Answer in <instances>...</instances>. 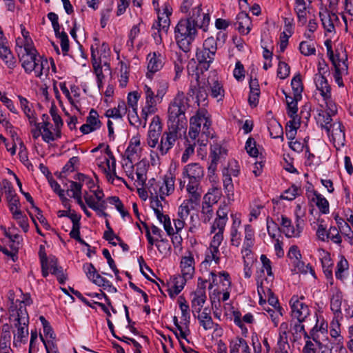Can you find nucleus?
I'll return each mask as SVG.
<instances>
[{"label": "nucleus", "mask_w": 353, "mask_h": 353, "mask_svg": "<svg viewBox=\"0 0 353 353\" xmlns=\"http://www.w3.org/2000/svg\"><path fill=\"white\" fill-rule=\"evenodd\" d=\"M201 4L197 3L192 8V12L185 19L179 20L174 28V37L180 49L183 52H189L192 42L195 40L198 29L207 31L210 17L208 13L201 12Z\"/></svg>", "instance_id": "nucleus-1"}, {"label": "nucleus", "mask_w": 353, "mask_h": 353, "mask_svg": "<svg viewBox=\"0 0 353 353\" xmlns=\"http://www.w3.org/2000/svg\"><path fill=\"white\" fill-rule=\"evenodd\" d=\"M204 175V168L199 163H190L183 168L179 188L185 189L190 200H201L203 192L201 183Z\"/></svg>", "instance_id": "nucleus-2"}, {"label": "nucleus", "mask_w": 353, "mask_h": 353, "mask_svg": "<svg viewBox=\"0 0 353 353\" xmlns=\"http://www.w3.org/2000/svg\"><path fill=\"white\" fill-rule=\"evenodd\" d=\"M188 108V97L183 92L179 91L168 107V129L180 131L186 129L188 120L185 112Z\"/></svg>", "instance_id": "nucleus-3"}, {"label": "nucleus", "mask_w": 353, "mask_h": 353, "mask_svg": "<svg viewBox=\"0 0 353 353\" xmlns=\"http://www.w3.org/2000/svg\"><path fill=\"white\" fill-rule=\"evenodd\" d=\"M205 109L199 110L196 114L190 119L189 137L190 140L196 141L199 146H206L209 139L212 137L210 129L211 121L207 116Z\"/></svg>", "instance_id": "nucleus-4"}, {"label": "nucleus", "mask_w": 353, "mask_h": 353, "mask_svg": "<svg viewBox=\"0 0 353 353\" xmlns=\"http://www.w3.org/2000/svg\"><path fill=\"white\" fill-rule=\"evenodd\" d=\"M217 50V44L213 37H208L203 42L201 48L196 52V58L201 71H207L214 60Z\"/></svg>", "instance_id": "nucleus-5"}, {"label": "nucleus", "mask_w": 353, "mask_h": 353, "mask_svg": "<svg viewBox=\"0 0 353 353\" xmlns=\"http://www.w3.org/2000/svg\"><path fill=\"white\" fill-rule=\"evenodd\" d=\"M175 176L170 173L163 176L162 182L152 179L148 182V190L152 196H159L161 200L171 195L175 190Z\"/></svg>", "instance_id": "nucleus-6"}, {"label": "nucleus", "mask_w": 353, "mask_h": 353, "mask_svg": "<svg viewBox=\"0 0 353 353\" xmlns=\"http://www.w3.org/2000/svg\"><path fill=\"white\" fill-rule=\"evenodd\" d=\"M16 321L14 325L17 328V332L14 334V341L16 343H25L27 342L28 336L29 316L26 308L21 305L17 310Z\"/></svg>", "instance_id": "nucleus-7"}, {"label": "nucleus", "mask_w": 353, "mask_h": 353, "mask_svg": "<svg viewBox=\"0 0 353 353\" xmlns=\"http://www.w3.org/2000/svg\"><path fill=\"white\" fill-rule=\"evenodd\" d=\"M314 82L325 106L329 108L331 112H334L336 110V103L332 99L331 87L327 79L323 75L315 74Z\"/></svg>", "instance_id": "nucleus-8"}, {"label": "nucleus", "mask_w": 353, "mask_h": 353, "mask_svg": "<svg viewBox=\"0 0 353 353\" xmlns=\"http://www.w3.org/2000/svg\"><path fill=\"white\" fill-rule=\"evenodd\" d=\"M183 201L179 205L177 212V218L174 219V228L176 233H180L185 225V220L190 215V210L194 208V205H198L200 200H190V196Z\"/></svg>", "instance_id": "nucleus-9"}, {"label": "nucleus", "mask_w": 353, "mask_h": 353, "mask_svg": "<svg viewBox=\"0 0 353 353\" xmlns=\"http://www.w3.org/2000/svg\"><path fill=\"white\" fill-rule=\"evenodd\" d=\"M304 299L303 296L294 295L290 300L292 317L297 319L299 322L305 321L310 314V310L308 305L304 303Z\"/></svg>", "instance_id": "nucleus-10"}, {"label": "nucleus", "mask_w": 353, "mask_h": 353, "mask_svg": "<svg viewBox=\"0 0 353 353\" xmlns=\"http://www.w3.org/2000/svg\"><path fill=\"white\" fill-rule=\"evenodd\" d=\"M280 225L281 232L284 233L287 237H298L303 230V220H296V227H294L289 218L282 215Z\"/></svg>", "instance_id": "nucleus-11"}, {"label": "nucleus", "mask_w": 353, "mask_h": 353, "mask_svg": "<svg viewBox=\"0 0 353 353\" xmlns=\"http://www.w3.org/2000/svg\"><path fill=\"white\" fill-rule=\"evenodd\" d=\"M209 289H230L231 281L230 274L225 271L216 274L211 272L209 277Z\"/></svg>", "instance_id": "nucleus-12"}, {"label": "nucleus", "mask_w": 353, "mask_h": 353, "mask_svg": "<svg viewBox=\"0 0 353 353\" xmlns=\"http://www.w3.org/2000/svg\"><path fill=\"white\" fill-rule=\"evenodd\" d=\"M180 130L169 129V132L163 134L160 143L157 146V155L164 156L174 146L177 139V134Z\"/></svg>", "instance_id": "nucleus-13"}, {"label": "nucleus", "mask_w": 353, "mask_h": 353, "mask_svg": "<svg viewBox=\"0 0 353 353\" xmlns=\"http://www.w3.org/2000/svg\"><path fill=\"white\" fill-rule=\"evenodd\" d=\"M101 125L102 123L99 119L98 112L94 109H91L86 118L85 123L80 127V131L83 134H87L100 129Z\"/></svg>", "instance_id": "nucleus-14"}, {"label": "nucleus", "mask_w": 353, "mask_h": 353, "mask_svg": "<svg viewBox=\"0 0 353 353\" xmlns=\"http://www.w3.org/2000/svg\"><path fill=\"white\" fill-rule=\"evenodd\" d=\"M322 107L325 108V110H321L317 115L316 121L317 123L321 125L322 128H324L327 133L330 134L333 123H332V117L337 113V105H336V110L334 112H331L328 107L322 105Z\"/></svg>", "instance_id": "nucleus-15"}, {"label": "nucleus", "mask_w": 353, "mask_h": 353, "mask_svg": "<svg viewBox=\"0 0 353 353\" xmlns=\"http://www.w3.org/2000/svg\"><path fill=\"white\" fill-rule=\"evenodd\" d=\"M148 70L147 76L150 77V74H154L159 71L163 65V57L157 52L150 53L147 57Z\"/></svg>", "instance_id": "nucleus-16"}, {"label": "nucleus", "mask_w": 353, "mask_h": 353, "mask_svg": "<svg viewBox=\"0 0 353 353\" xmlns=\"http://www.w3.org/2000/svg\"><path fill=\"white\" fill-rule=\"evenodd\" d=\"M319 15L325 31L330 33L335 32L334 24L339 21L338 16L327 10L320 12Z\"/></svg>", "instance_id": "nucleus-17"}, {"label": "nucleus", "mask_w": 353, "mask_h": 353, "mask_svg": "<svg viewBox=\"0 0 353 353\" xmlns=\"http://www.w3.org/2000/svg\"><path fill=\"white\" fill-rule=\"evenodd\" d=\"M330 296V308L334 312V316H343L341 312V305L343 301L342 292L337 288H334L331 290Z\"/></svg>", "instance_id": "nucleus-18"}, {"label": "nucleus", "mask_w": 353, "mask_h": 353, "mask_svg": "<svg viewBox=\"0 0 353 353\" xmlns=\"http://www.w3.org/2000/svg\"><path fill=\"white\" fill-rule=\"evenodd\" d=\"M294 10L297 16L299 25L305 26L307 22V14H310L305 0H294Z\"/></svg>", "instance_id": "nucleus-19"}, {"label": "nucleus", "mask_w": 353, "mask_h": 353, "mask_svg": "<svg viewBox=\"0 0 353 353\" xmlns=\"http://www.w3.org/2000/svg\"><path fill=\"white\" fill-rule=\"evenodd\" d=\"M205 281L203 286L198 288L194 292V297L191 302V306L193 310V312L200 313L201 308L203 306L206 301V294L205 290Z\"/></svg>", "instance_id": "nucleus-20"}, {"label": "nucleus", "mask_w": 353, "mask_h": 353, "mask_svg": "<svg viewBox=\"0 0 353 353\" xmlns=\"http://www.w3.org/2000/svg\"><path fill=\"white\" fill-rule=\"evenodd\" d=\"M181 274L186 279H192L194 273V259L191 252L182 257L181 261Z\"/></svg>", "instance_id": "nucleus-21"}, {"label": "nucleus", "mask_w": 353, "mask_h": 353, "mask_svg": "<svg viewBox=\"0 0 353 353\" xmlns=\"http://www.w3.org/2000/svg\"><path fill=\"white\" fill-rule=\"evenodd\" d=\"M229 207L226 203H223L220 205L218 210L216 211V217L212 223V229L214 228H220L222 230L225 228L228 221V214L229 212Z\"/></svg>", "instance_id": "nucleus-22"}, {"label": "nucleus", "mask_w": 353, "mask_h": 353, "mask_svg": "<svg viewBox=\"0 0 353 353\" xmlns=\"http://www.w3.org/2000/svg\"><path fill=\"white\" fill-rule=\"evenodd\" d=\"M7 43V40L0 43V57L8 68L13 70L16 67V59Z\"/></svg>", "instance_id": "nucleus-23"}, {"label": "nucleus", "mask_w": 353, "mask_h": 353, "mask_svg": "<svg viewBox=\"0 0 353 353\" xmlns=\"http://www.w3.org/2000/svg\"><path fill=\"white\" fill-rule=\"evenodd\" d=\"M334 61L337 66H343V69L347 72V54L345 48L342 44L338 45L334 51Z\"/></svg>", "instance_id": "nucleus-24"}, {"label": "nucleus", "mask_w": 353, "mask_h": 353, "mask_svg": "<svg viewBox=\"0 0 353 353\" xmlns=\"http://www.w3.org/2000/svg\"><path fill=\"white\" fill-rule=\"evenodd\" d=\"M251 19L247 13L242 12L236 16L235 25L240 33L248 34L251 30Z\"/></svg>", "instance_id": "nucleus-25"}, {"label": "nucleus", "mask_w": 353, "mask_h": 353, "mask_svg": "<svg viewBox=\"0 0 353 353\" xmlns=\"http://www.w3.org/2000/svg\"><path fill=\"white\" fill-rule=\"evenodd\" d=\"M197 319L199 323V325L205 330V331L215 330L216 327H218V324L215 323L212 318L210 315V313L208 312L207 308H205L203 312L199 313L197 316Z\"/></svg>", "instance_id": "nucleus-26"}, {"label": "nucleus", "mask_w": 353, "mask_h": 353, "mask_svg": "<svg viewBox=\"0 0 353 353\" xmlns=\"http://www.w3.org/2000/svg\"><path fill=\"white\" fill-rule=\"evenodd\" d=\"M190 279L185 278V275L174 276L172 279V288H168L167 291L170 297L174 298L183 289L186 282Z\"/></svg>", "instance_id": "nucleus-27"}, {"label": "nucleus", "mask_w": 353, "mask_h": 353, "mask_svg": "<svg viewBox=\"0 0 353 353\" xmlns=\"http://www.w3.org/2000/svg\"><path fill=\"white\" fill-rule=\"evenodd\" d=\"M196 92V103L199 105L201 103H202L203 105H205L207 103V99H208V92L206 89V85L205 83L201 85L199 84L198 89H195V88H193V86H190L188 94L190 96H192Z\"/></svg>", "instance_id": "nucleus-28"}, {"label": "nucleus", "mask_w": 353, "mask_h": 353, "mask_svg": "<svg viewBox=\"0 0 353 353\" xmlns=\"http://www.w3.org/2000/svg\"><path fill=\"white\" fill-rule=\"evenodd\" d=\"M50 70L49 63L46 58L39 54L36 59L34 69L32 72L37 77L41 78L43 75L47 76Z\"/></svg>", "instance_id": "nucleus-29"}, {"label": "nucleus", "mask_w": 353, "mask_h": 353, "mask_svg": "<svg viewBox=\"0 0 353 353\" xmlns=\"http://www.w3.org/2000/svg\"><path fill=\"white\" fill-rule=\"evenodd\" d=\"M20 105L23 111L24 114L27 117L30 125H32V123H35V119H37V117L34 111L32 110V105L30 104L29 101L22 96H18Z\"/></svg>", "instance_id": "nucleus-30"}, {"label": "nucleus", "mask_w": 353, "mask_h": 353, "mask_svg": "<svg viewBox=\"0 0 353 353\" xmlns=\"http://www.w3.org/2000/svg\"><path fill=\"white\" fill-rule=\"evenodd\" d=\"M39 54H22L20 57V61L21 65L24 69L25 72L28 74H30L34 69L36 59Z\"/></svg>", "instance_id": "nucleus-31"}, {"label": "nucleus", "mask_w": 353, "mask_h": 353, "mask_svg": "<svg viewBox=\"0 0 353 353\" xmlns=\"http://www.w3.org/2000/svg\"><path fill=\"white\" fill-rule=\"evenodd\" d=\"M290 264L292 266V272L295 274H307V272H310L312 274H314V271L312 266L310 265V264L305 265L301 259H296V260H293L290 261Z\"/></svg>", "instance_id": "nucleus-32"}, {"label": "nucleus", "mask_w": 353, "mask_h": 353, "mask_svg": "<svg viewBox=\"0 0 353 353\" xmlns=\"http://www.w3.org/2000/svg\"><path fill=\"white\" fill-rule=\"evenodd\" d=\"M127 112V105L125 101H122L118 103L117 108L108 109L105 116L108 118L121 119Z\"/></svg>", "instance_id": "nucleus-33"}, {"label": "nucleus", "mask_w": 353, "mask_h": 353, "mask_svg": "<svg viewBox=\"0 0 353 353\" xmlns=\"http://www.w3.org/2000/svg\"><path fill=\"white\" fill-rule=\"evenodd\" d=\"M178 303L181 311V319L185 327L188 328L190 321V307L185 298L180 296L178 299Z\"/></svg>", "instance_id": "nucleus-34"}, {"label": "nucleus", "mask_w": 353, "mask_h": 353, "mask_svg": "<svg viewBox=\"0 0 353 353\" xmlns=\"http://www.w3.org/2000/svg\"><path fill=\"white\" fill-rule=\"evenodd\" d=\"M290 119L285 126V134L288 139L292 140L296 134L297 129L300 127L301 119L300 117Z\"/></svg>", "instance_id": "nucleus-35"}, {"label": "nucleus", "mask_w": 353, "mask_h": 353, "mask_svg": "<svg viewBox=\"0 0 353 353\" xmlns=\"http://www.w3.org/2000/svg\"><path fill=\"white\" fill-rule=\"evenodd\" d=\"M213 261L215 264L220 263V252L219 248L210 245L205 252L203 263L211 264Z\"/></svg>", "instance_id": "nucleus-36"}, {"label": "nucleus", "mask_w": 353, "mask_h": 353, "mask_svg": "<svg viewBox=\"0 0 353 353\" xmlns=\"http://www.w3.org/2000/svg\"><path fill=\"white\" fill-rule=\"evenodd\" d=\"M234 323L241 329L243 328V322L246 323H252L254 321V316L251 313L245 314L241 319V314L239 311L234 310L232 312Z\"/></svg>", "instance_id": "nucleus-37"}, {"label": "nucleus", "mask_w": 353, "mask_h": 353, "mask_svg": "<svg viewBox=\"0 0 353 353\" xmlns=\"http://www.w3.org/2000/svg\"><path fill=\"white\" fill-rule=\"evenodd\" d=\"M330 134L334 141L337 140L339 143L343 144L345 141V130L341 122L333 123Z\"/></svg>", "instance_id": "nucleus-38"}, {"label": "nucleus", "mask_w": 353, "mask_h": 353, "mask_svg": "<svg viewBox=\"0 0 353 353\" xmlns=\"http://www.w3.org/2000/svg\"><path fill=\"white\" fill-rule=\"evenodd\" d=\"M265 310L267 313L266 315L271 319L274 327H277L279 323L280 319L283 314L284 310L281 306H278L277 307L273 308H265Z\"/></svg>", "instance_id": "nucleus-39"}, {"label": "nucleus", "mask_w": 353, "mask_h": 353, "mask_svg": "<svg viewBox=\"0 0 353 353\" xmlns=\"http://www.w3.org/2000/svg\"><path fill=\"white\" fill-rule=\"evenodd\" d=\"M210 87L211 96L220 101L225 95V91L223 85L219 81H214L212 83H208Z\"/></svg>", "instance_id": "nucleus-40"}, {"label": "nucleus", "mask_w": 353, "mask_h": 353, "mask_svg": "<svg viewBox=\"0 0 353 353\" xmlns=\"http://www.w3.org/2000/svg\"><path fill=\"white\" fill-rule=\"evenodd\" d=\"M157 110V103H145V105L142 108L141 112V117L143 119V128L146 127L149 116L155 114Z\"/></svg>", "instance_id": "nucleus-41"}, {"label": "nucleus", "mask_w": 353, "mask_h": 353, "mask_svg": "<svg viewBox=\"0 0 353 353\" xmlns=\"http://www.w3.org/2000/svg\"><path fill=\"white\" fill-rule=\"evenodd\" d=\"M157 219L163 225V228L166 231L168 235L174 234V228L171 225L170 219L168 215L163 214L162 211H159L158 210L154 213Z\"/></svg>", "instance_id": "nucleus-42"}, {"label": "nucleus", "mask_w": 353, "mask_h": 353, "mask_svg": "<svg viewBox=\"0 0 353 353\" xmlns=\"http://www.w3.org/2000/svg\"><path fill=\"white\" fill-rule=\"evenodd\" d=\"M54 133L52 132L50 128H41L42 139L46 142L50 143L61 137L60 128H56L54 129Z\"/></svg>", "instance_id": "nucleus-43"}, {"label": "nucleus", "mask_w": 353, "mask_h": 353, "mask_svg": "<svg viewBox=\"0 0 353 353\" xmlns=\"http://www.w3.org/2000/svg\"><path fill=\"white\" fill-rule=\"evenodd\" d=\"M230 289H214L210 299L212 305L216 303V299H218V303L221 301H225L230 298Z\"/></svg>", "instance_id": "nucleus-44"}, {"label": "nucleus", "mask_w": 353, "mask_h": 353, "mask_svg": "<svg viewBox=\"0 0 353 353\" xmlns=\"http://www.w3.org/2000/svg\"><path fill=\"white\" fill-rule=\"evenodd\" d=\"M225 230V228H223L222 230H221L220 228H214V229H212V225L210 228V232L214 233V235L210 242V245L213 247L219 248L221 242L223 240V232Z\"/></svg>", "instance_id": "nucleus-45"}, {"label": "nucleus", "mask_w": 353, "mask_h": 353, "mask_svg": "<svg viewBox=\"0 0 353 353\" xmlns=\"http://www.w3.org/2000/svg\"><path fill=\"white\" fill-rule=\"evenodd\" d=\"M50 269H49L51 273L55 275L60 283H63L66 277L63 272V269L61 267H59L57 264V261L55 260L51 259L50 261Z\"/></svg>", "instance_id": "nucleus-46"}, {"label": "nucleus", "mask_w": 353, "mask_h": 353, "mask_svg": "<svg viewBox=\"0 0 353 353\" xmlns=\"http://www.w3.org/2000/svg\"><path fill=\"white\" fill-rule=\"evenodd\" d=\"M10 333L4 332L0 338V353H12L10 348Z\"/></svg>", "instance_id": "nucleus-47"}, {"label": "nucleus", "mask_w": 353, "mask_h": 353, "mask_svg": "<svg viewBox=\"0 0 353 353\" xmlns=\"http://www.w3.org/2000/svg\"><path fill=\"white\" fill-rule=\"evenodd\" d=\"M321 264L323 272L327 277V279L332 281V267L333 263H332L330 256L327 253L321 259Z\"/></svg>", "instance_id": "nucleus-48"}, {"label": "nucleus", "mask_w": 353, "mask_h": 353, "mask_svg": "<svg viewBox=\"0 0 353 353\" xmlns=\"http://www.w3.org/2000/svg\"><path fill=\"white\" fill-rule=\"evenodd\" d=\"M105 163L107 165L106 169L109 172H112L113 174H115V170H116V159L114 157H112V159H108L106 157H103L102 158H99L97 159V165L99 167L101 168L103 170L104 165L103 164Z\"/></svg>", "instance_id": "nucleus-49"}, {"label": "nucleus", "mask_w": 353, "mask_h": 353, "mask_svg": "<svg viewBox=\"0 0 353 353\" xmlns=\"http://www.w3.org/2000/svg\"><path fill=\"white\" fill-rule=\"evenodd\" d=\"M343 316H334L332 322L330 323V333L332 337L337 339L340 338L341 333V324L340 321L342 320Z\"/></svg>", "instance_id": "nucleus-50"}, {"label": "nucleus", "mask_w": 353, "mask_h": 353, "mask_svg": "<svg viewBox=\"0 0 353 353\" xmlns=\"http://www.w3.org/2000/svg\"><path fill=\"white\" fill-rule=\"evenodd\" d=\"M128 121L131 125L139 128V127L143 128V118L139 117L137 110L132 109L128 111Z\"/></svg>", "instance_id": "nucleus-51"}, {"label": "nucleus", "mask_w": 353, "mask_h": 353, "mask_svg": "<svg viewBox=\"0 0 353 353\" xmlns=\"http://www.w3.org/2000/svg\"><path fill=\"white\" fill-rule=\"evenodd\" d=\"M300 52L304 56H311L316 54V48L313 43L301 41L299 48Z\"/></svg>", "instance_id": "nucleus-52"}, {"label": "nucleus", "mask_w": 353, "mask_h": 353, "mask_svg": "<svg viewBox=\"0 0 353 353\" xmlns=\"http://www.w3.org/2000/svg\"><path fill=\"white\" fill-rule=\"evenodd\" d=\"M254 244V231L250 225H245L243 244L245 246L252 247Z\"/></svg>", "instance_id": "nucleus-53"}, {"label": "nucleus", "mask_w": 353, "mask_h": 353, "mask_svg": "<svg viewBox=\"0 0 353 353\" xmlns=\"http://www.w3.org/2000/svg\"><path fill=\"white\" fill-rule=\"evenodd\" d=\"M291 85L293 90V93L296 95V98L301 99V93L303 90V84L301 82V76L296 75L295 76L291 81Z\"/></svg>", "instance_id": "nucleus-54"}, {"label": "nucleus", "mask_w": 353, "mask_h": 353, "mask_svg": "<svg viewBox=\"0 0 353 353\" xmlns=\"http://www.w3.org/2000/svg\"><path fill=\"white\" fill-rule=\"evenodd\" d=\"M83 270L88 278L94 283H95V280L97 279V276H100V274L97 272L95 267L90 263H86L83 264Z\"/></svg>", "instance_id": "nucleus-55"}, {"label": "nucleus", "mask_w": 353, "mask_h": 353, "mask_svg": "<svg viewBox=\"0 0 353 353\" xmlns=\"http://www.w3.org/2000/svg\"><path fill=\"white\" fill-rule=\"evenodd\" d=\"M83 270L88 278L94 283H95V280L97 279V276H100V274L97 272L95 267L90 263H86L83 264Z\"/></svg>", "instance_id": "nucleus-56"}, {"label": "nucleus", "mask_w": 353, "mask_h": 353, "mask_svg": "<svg viewBox=\"0 0 353 353\" xmlns=\"http://www.w3.org/2000/svg\"><path fill=\"white\" fill-rule=\"evenodd\" d=\"M269 132L270 136L274 139L283 137V128L280 123L276 121L272 122L269 127Z\"/></svg>", "instance_id": "nucleus-57"}, {"label": "nucleus", "mask_w": 353, "mask_h": 353, "mask_svg": "<svg viewBox=\"0 0 353 353\" xmlns=\"http://www.w3.org/2000/svg\"><path fill=\"white\" fill-rule=\"evenodd\" d=\"M214 216L212 205L206 203H202L201 219L205 223L210 222Z\"/></svg>", "instance_id": "nucleus-58"}, {"label": "nucleus", "mask_w": 353, "mask_h": 353, "mask_svg": "<svg viewBox=\"0 0 353 353\" xmlns=\"http://www.w3.org/2000/svg\"><path fill=\"white\" fill-rule=\"evenodd\" d=\"M158 12V22L155 24L156 27L160 30L167 32L170 26V18L167 14L161 15L159 12Z\"/></svg>", "instance_id": "nucleus-59"}, {"label": "nucleus", "mask_w": 353, "mask_h": 353, "mask_svg": "<svg viewBox=\"0 0 353 353\" xmlns=\"http://www.w3.org/2000/svg\"><path fill=\"white\" fill-rule=\"evenodd\" d=\"M136 160L128 159L123 157L122 161V167L124 169L127 176L132 179H134V162Z\"/></svg>", "instance_id": "nucleus-60"}, {"label": "nucleus", "mask_w": 353, "mask_h": 353, "mask_svg": "<svg viewBox=\"0 0 353 353\" xmlns=\"http://www.w3.org/2000/svg\"><path fill=\"white\" fill-rule=\"evenodd\" d=\"M223 154H225V151L220 145L216 143L211 146L210 157L212 161L219 162Z\"/></svg>", "instance_id": "nucleus-61"}, {"label": "nucleus", "mask_w": 353, "mask_h": 353, "mask_svg": "<svg viewBox=\"0 0 353 353\" xmlns=\"http://www.w3.org/2000/svg\"><path fill=\"white\" fill-rule=\"evenodd\" d=\"M141 24L142 21H141L137 25L133 26L132 28H131L128 34V40L127 41L128 46L130 48L134 47V42L140 33V26Z\"/></svg>", "instance_id": "nucleus-62"}, {"label": "nucleus", "mask_w": 353, "mask_h": 353, "mask_svg": "<svg viewBox=\"0 0 353 353\" xmlns=\"http://www.w3.org/2000/svg\"><path fill=\"white\" fill-rule=\"evenodd\" d=\"M349 265L347 261L344 256H341L339 261L336 265V270L335 272V276L338 279H343L342 273L348 269Z\"/></svg>", "instance_id": "nucleus-63"}, {"label": "nucleus", "mask_w": 353, "mask_h": 353, "mask_svg": "<svg viewBox=\"0 0 353 353\" xmlns=\"http://www.w3.org/2000/svg\"><path fill=\"white\" fill-rule=\"evenodd\" d=\"M300 188L295 185H292L288 190L285 191V192L281 196V198L283 199L292 201L294 199L295 197L300 194Z\"/></svg>", "instance_id": "nucleus-64"}]
</instances>
